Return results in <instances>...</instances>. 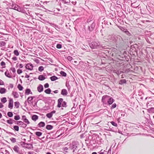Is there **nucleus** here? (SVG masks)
<instances>
[{
    "label": "nucleus",
    "instance_id": "f257e3e1",
    "mask_svg": "<svg viewBox=\"0 0 154 154\" xmlns=\"http://www.w3.org/2000/svg\"><path fill=\"white\" fill-rule=\"evenodd\" d=\"M79 142L74 141L70 143L69 147V149L72 151L73 154H75L78 152Z\"/></svg>",
    "mask_w": 154,
    "mask_h": 154
},
{
    "label": "nucleus",
    "instance_id": "dca6fc26",
    "mask_svg": "<svg viewBox=\"0 0 154 154\" xmlns=\"http://www.w3.org/2000/svg\"><path fill=\"white\" fill-rule=\"evenodd\" d=\"M6 91V90L5 88H0V93L1 94H5Z\"/></svg>",
    "mask_w": 154,
    "mask_h": 154
},
{
    "label": "nucleus",
    "instance_id": "09e8293b",
    "mask_svg": "<svg viewBox=\"0 0 154 154\" xmlns=\"http://www.w3.org/2000/svg\"><path fill=\"white\" fill-rule=\"evenodd\" d=\"M114 72H116L118 75H119L122 72V71H116L115 70L114 71Z\"/></svg>",
    "mask_w": 154,
    "mask_h": 154
},
{
    "label": "nucleus",
    "instance_id": "473e14b6",
    "mask_svg": "<svg viewBox=\"0 0 154 154\" xmlns=\"http://www.w3.org/2000/svg\"><path fill=\"white\" fill-rule=\"evenodd\" d=\"M51 90L50 88H48L45 91V92L47 94H49L51 93Z\"/></svg>",
    "mask_w": 154,
    "mask_h": 154
},
{
    "label": "nucleus",
    "instance_id": "423d86ee",
    "mask_svg": "<svg viewBox=\"0 0 154 154\" xmlns=\"http://www.w3.org/2000/svg\"><path fill=\"white\" fill-rule=\"evenodd\" d=\"M11 6V8L12 9L17 10L19 12H20L22 11L21 8L15 4H13Z\"/></svg>",
    "mask_w": 154,
    "mask_h": 154
},
{
    "label": "nucleus",
    "instance_id": "ddd939ff",
    "mask_svg": "<svg viewBox=\"0 0 154 154\" xmlns=\"http://www.w3.org/2000/svg\"><path fill=\"white\" fill-rule=\"evenodd\" d=\"M114 101V100L112 97L109 96V100L107 102V104L110 105L112 104L113 102Z\"/></svg>",
    "mask_w": 154,
    "mask_h": 154
},
{
    "label": "nucleus",
    "instance_id": "a18cd8bd",
    "mask_svg": "<svg viewBox=\"0 0 154 154\" xmlns=\"http://www.w3.org/2000/svg\"><path fill=\"white\" fill-rule=\"evenodd\" d=\"M0 64L1 66H3V68H5V63L4 61H2L1 62Z\"/></svg>",
    "mask_w": 154,
    "mask_h": 154
},
{
    "label": "nucleus",
    "instance_id": "6e6d98bb",
    "mask_svg": "<svg viewBox=\"0 0 154 154\" xmlns=\"http://www.w3.org/2000/svg\"><path fill=\"white\" fill-rule=\"evenodd\" d=\"M49 86V85L48 83L45 84L44 85V87L45 88H48Z\"/></svg>",
    "mask_w": 154,
    "mask_h": 154
},
{
    "label": "nucleus",
    "instance_id": "680f3d73",
    "mask_svg": "<svg viewBox=\"0 0 154 154\" xmlns=\"http://www.w3.org/2000/svg\"><path fill=\"white\" fill-rule=\"evenodd\" d=\"M4 84L3 82L0 79V85H3Z\"/></svg>",
    "mask_w": 154,
    "mask_h": 154
},
{
    "label": "nucleus",
    "instance_id": "cd10ccee",
    "mask_svg": "<svg viewBox=\"0 0 154 154\" xmlns=\"http://www.w3.org/2000/svg\"><path fill=\"white\" fill-rule=\"evenodd\" d=\"M39 127H43L45 126V124L44 122H41L38 124Z\"/></svg>",
    "mask_w": 154,
    "mask_h": 154
},
{
    "label": "nucleus",
    "instance_id": "c03bdc74",
    "mask_svg": "<svg viewBox=\"0 0 154 154\" xmlns=\"http://www.w3.org/2000/svg\"><path fill=\"white\" fill-rule=\"evenodd\" d=\"M107 152L105 150L101 149L100 152H99V154H106L105 152Z\"/></svg>",
    "mask_w": 154,
    "mask_h": 154
},
{
    "label": "nucleus",
    "instance_id": "b1692460",
    "mask_svg": "<svg viewBox=\"0 0 154 154\" xmlns=\"http://www.w3.org/2000/svg\"><path fill=\"white\" fill-rule=\"evenodd\" d=\"M12 94L14 95V97L17 98L19 97V95L18 93L17 92H14L12 93Z\"/></svg>",
    "mask_w": 154,
    "mask_h": 154
},
{
    "label": "nucleus",
    "instance_id": "7ed1b4c3",
    "mask_svg": "<svg viewBox=\"0 0 154 154\" xmlns=\"http://www.w3.org/2000/svg\"><path fill=\"white\" fill-rule=\"evenodd\" d=\"M63 99L62 98H60L58 100L57 105L58 107L60 108L61 107L62 104V106L63 107H66L67 106L66 103L65 101H63Z\"/></svg>",
    "mask_w": 154,
    "mask_h": 154
},
{
    "label": "nucleus",
    "instance_id": "4d7b16f0",
    "mask_svg": "<svg viewBox=\"0 0 154 154\" xmlns=\"http://www.w3.org/2000/svg\"><path fill=\"white\" fill-rule=\"evenodd\" d=\"M111 148H110L108 150L107 153V154H111Z\"/></svg>",
    "mask_w": 154,
    "mask_h": 154
},
{
    "label": "nucleus",
    "instance_id": "39448f33",
    "mask_svg": "<svg viewBox=\"0 0 154 154\" xmlns=\"http://www.w3.org/2000/svg\"><path fill=\"white\" fill-rule=\"evenodd\" d=\"M114 41L117 43H121L123 42L122 38L120 35H117L115 37Z\"/></svg>",
    "mask_w": 154,
    "mask_h": 154
},
{
    "label": "nucleus",
    "instance_id": "4c0bfd02",
    "mask_svg": "<svg viewBox=\"0 0 154 154\" xmlns=\"http://www.w3.org/2000/svg\"><path fill=\"white\" fill-rule=\"evenodd\" d=\"M7 115L9 117H11L13 116V114L12 112H9L7 113Z\"/></svg>",
    "mask_w": 154,
    "mask_h": 154
},
{
    "label": "nucleus",
    "instance_id": "0eeeda50",
    "mask_svg": "<svg viewBox=\"0 0 154 154\" xmlns=\"http://www.w3.org/2000/svg\"><path fill=\"white\" fill-rule=\"evenodd\" d=\"M13 149L16 152L19 154H21L20 152V148L17 146H15L13 148Z\"/></svg>",
    "mask_w": 154,
    "mask_h": 154
},
{
    "label": "nucleus",
    "instance_id": "9b49d317",
    "mask_svg": "<svg viewBox=\"0 0 154 154\" xmlns=\"http://www.w3.org/2000/svg\"><path fill=\"white\" fill-rule=\"evenodd\" d=\"M26 69L31 70L33 69V65L30 63H28L26 65Z\"/></svg>",
    "mask_w": 154,
    "mask_h": 154
},
{
    "label": "nucleus",
    "instance_id": "13d9d810",
    "mask_svg": "<svg viewBox=\"0 0 154 154\" xmlns=\"http://www.w3.org/2000/svg\"><path fill=\"white\" fill-rule=\"evenodd\" d=\"M11 69L13 73L15 72H16L15 69L14 68H11Z\"/></svg>",
    "mask_w": 154,
    "mask_h": 154
},
{
    "label": "nucleus",
    "instance_id": "de8ad7c7",
    "mask_svg": "<svg viewBox=\"0 0 154 154\" xmlns=\"http://www.w3.org/2000/svg\"><path fill=\"white\" fill-rule=\"evenodd\" d=\"M10 140H11L12 142L13 143H15L16 142V139L13 137H12L11 138H10Z\"/></svg>",
    "mask_w": 154,
    "mask_h": 154
},
{
    "label": "nucleus",
    "instance_id": "79ce46f5",
    "mask_svg": "<svg viewBox=\"0 0 154 154\" xmlns=\"http://www.w3.org/2000/svg\"><path fill=\"white\" fill-rule=\"evenodd\" d=\"M14 54L17 56H18L19 54V53L17 50H15L14 51Z\"/></svg>",
    "mask_w": 154,
    "mask_h": 154
},
{
    "label": "nucleus",
    "instance_id": "338daca9",
    "mask_svg": "<svg viewBox=\"0 0 154 154\" xmlns=\"http://www.w3.org/2000/svg\"><path fill=\"white\" fill-rule=\"evenodd\" d=\"M59 91L58 90H56L55 91H53V92L55 94H57L58 93Z\"/></svg>",
    "mask_w": 154,
    "mask_h": 154
},
{
    "label": "nucleus",
    "instance_id": "3c124183",
    "mask_svg": "<svg viewBox=\"0 0 154 154\" xmlns=\"http://www.w3.org/2000/svg\"><path fill=\"white\" fill-rule=\"evenodd\" d=\"M23 121L25 123H26L27 124H29L30 123L29 121L26 118L25 119V120Z\"/></svg>",
    "mask_w": 154,
    "mask_h": 154
},
{
    "label": "nucleus",
    "instance_id": "a878e982",
    "mask_svg": "<svg viewBox=\"0 0 154 154\" xmlns=\"http://www.w3.org/2000/svg\"><path fill=\"white\" fill-rule=\"evenodd\" d=\"M53 126L51 125H47L46 126V128L48 130H51L53 128Z\"/></svg>",
    "mask_w": 154,
    "mask_h": 154
},
{
    "label": "nucleus",
    "instance_id": "6ab92c4d",
    "mask_svg": "<svg viewBox=\"0 0 154 154\" xmlns=\"http://www.w3.org/2000/svg\"><path fill=\"white\" fill-rule=\"evenodd\" d=\"M38 79L41 81H43L45 80L46 78L43 75H40L38 77Z\"/></svg>",
    "mask_w": 154,
    "mask_h": 154
},
{
    "label": "nucleus",
    "instance_id": "ea45409f",
    "mask_svg": "<svg viewBox=\"0 0 154 154\" xmlns=\"http://www.w3.org/2000/svg\"><path fill=\"white\" fill-rule=\"evenodd\" d=\"M60 73L62 76L66 77V73L64 71H61Z\"/></svg>",
    "mask_w": 154,
    "mask_h": 154
},
{
    "label": "nucleus",
    "instance_id": "f3484780",
    "mask_svg": "<svg viewBox=\"0 0 154 154\" xmlns=\"http://www.w3.org/2000/svg\"><path fill=\"white\" fill-rule=\"evenodd\" d=\"M25 94L26 95H29V94H32V92L29 89L27 88L26 89Z\"/></svg>",
    "mask_w": 154,
    "mask_h": 154
},
{
    "label": "nucleus",
    "instance_id": "2f4dec72",
    "mask_svg": "<svg viewBox=\"0 0 154 154\" xmlns=\"http://www.w3.org/2000/svg\"><path fill=\"white\" fill-rule=\"evenodd\" d=\"M13 129L16 131H19V127L17 125H14L13 127Z\"/></svg>",
    "mask_w": 154,
    "mask_h": 154
},
{
    "label": "nucleus",
    "instance_id": "e433bc0d",
    "mask_svg": "<svg viewBox=\"0 0 154 154\" xmlns=\"http://www.w3.org/2000/svg\"><path fill=\"white\" fill-rule=\"evenodd\" d=\"M6 44V43L4 41H1L0 42V46L2 47L3 46Z\"/></svg>",
    "mask_w": 154,
    "mask_h": 154
},
{
    "label": "nucleus",
    "instance_id": "72a5a7b5",
    "mask_svg": "<svg viewBox=\"0 0 154 154\" xmlns=\"http://www.w3.org/2000/svg\"><path fill=\"white\" fill-rule=\"evenodd\" d=\"M1 102L3 103H6L7 100H6V98L5 97H2L1 99Z\"/></svg>",
    "mask_w": 154,
    "mask_h": 154
},
{
    "label": "nucleus",
    "instance_id": "0e129e2a",
    "mask_svg": "<svg viewBox=\"0 0 154 154\" xmlns=\"http://www.w3.org/2000/svg\"><path fill=\"white\" fill-rule=\"evenodd\" d=\"M4 106L2 103H0V108H2Z\"/></svg>",
    "mask_w": 154,
    "mask_h": 154
},
{
    "label": "nucleus",
    "instance_id": "a19ab883",
    "mask_svg": "<svg viewBox=\"0 0 154 154\" xmlns=\"http://www.w3.org/2000/svg\"><path fill=\"white\" fill-rule=\"evenodd\" d=\"M20 119L19 115H17L14 116V119L16 120H18Z\"/></svg>",
    "mask_w": 154,
    "mask_h": 154
},
{
    "label": "nucleus",
    "instance_id": "1a4fd4ad",
    "mask_svg": "<svg viewBox=\"0 0 154 154\" xmlns=\"http://www.w3.org/2000/svg\"><path fill=\"white\" fill-rule=\"evenodd\" d=\"M56 111L55 110H53L50 113H47L46 114V116L48 118H51L53 116V114L55 113Z\"/></svg>",
    "mask_w": 154,
    "mask_h": 154
},
{
    "label": "nucleus",
    "instance_id": "052dcab7",
    "mask_svg": "<svg viewBox=\"0 0 154 154\" xmlns=\"http://www.w3.org/2000/svg\"><path fill=\"white\" fill-rule=\"evenodd\" d=\"M26 119V117L25 116H22V119L24 121L25 119Z\"/></svg>",
    "mask_w": 154,
    "mask_h": 154
},
{
    "label": "nucleus",
    "instance_id": "f03ea898",
    "mask_svg": "<svg viewBox=\"0 0 154 154\" xmlns=\"http://www.w3.org/2000/svg\"><path fill=\"white\" fill-rule=\"evenodd\" d=\"M89 45L90 48L92 49H98L100 48L101 47L100 42L97 40L93 41L89 43Z\"/></svg>",
    "mask_w": 154,
    "mask_h": 154
},
{
    "label": "nucleus",
    "instance_id": "37998d69",
    "mask_svg": "<svg viewBox=\"0 0 154 154\" xmlns=\"http://www.w3.org/2000/svg\"><path fill=\"white\" fill-rule=\"evenodd\" d=\"M44 67L42 66H39L38 68V70L40 72H42V71L44 70Z\"/></svg>",
    "mask_w": 154,
    "mask_h": 154
},
{
    "label": "nucleus",
    "instance_id": "8fccbe9b",
    "mask_svg": "<svg viewBox=\"0 0 154 154\" xmlns=\"http://www.w3.org/2000/svg\"><path fill=\"white\" fill-rule=\"evenodd\" d=\"M62 45L60 44H57L56 46V48L58 49H60L62 48Z\"/></svg>",
    "mask_w": 154,
    "mask_h": 154
},
{
    "label": "nucleus",
    "instance_id": "bb28decb",
    "mask_svg": "<svg viewBox=\"0 0 154 154\" xmlns=\"http://www.w3.org/2000/svg\"><path fill=\"white\" fill-rule=\"evenodd\" d=\"M5 75L7 77L9 78H11L12 76L9 73L8 71L7 70L5 73Z\"/></svg>",
    "mask_w": 154,
    "mask_h": 154
},
{
    "label": "nucleus",
    "instance_id": "a211bd4d",
    "mask_svg": "<svg viewBox=\"0 0 154 154\" xmlns=\"http://www.w3.org/2000/svg\"><path fill=\"white\" fill-rule=\"evenodd\" d=\"M126 80L125 79H121L120 80L119 82V84L120 85H122L126 83Z\"/></svg>",
    "mask_w": 154,
    "mask_h": 154
},
{
    "label": "nucleus",
    "instance_id": "e2e57ef3",
    "mask_svg": "<svg viewBox=\"0 0 154 154\" xmlns=\"http://www.w3.org/2000/svg\"><path fill=\"white\" fill-rule=\"evenodd\" d=\"M119 29L121 30H122V31H123L124 29H125V28H124L123 27H122V26H119Z\"/></svg>",
    "mask_w": 154,
    "mask_h": 154
},
{
    "label": "nucleus",
    "instance_id": "2eb2a0df",
    "mask_svg": "<svg viewBox=\"0 0 154 154\" xmlns=\"http://www.w3.org/2000/svg\"><path fill=\"white\" fill-rule=\"evenodd\" d=\"M38 91L39 92H41L43 91V87L42 85H40L38 86L37 88Z\"/></svg>",
    "mask_w": 154,
    "mask_h": 154
},
{
    "label": "nucleus",
    "instance_id": "20e7f679",
    "mask_svg": "<svg viewBox=\"0 0 154 154\" xmlns=\"http://www.w3.org/2000/svg\"><path fill=\"white\" fill-rule=\"evenodd\" d=\"M109 98V96L107 95H104L102 97L101 101L103 104H107V102Z\"/></svg>",
    "mask_w": 154,
    "mask_h": 154
},
{
    "label": "nucleus",
    "instance_id": "c9c22d12",
    "mask_svg": "<svg viewBox=\"0 0 154 154\" xmlns=\"http://www.w3.org/2000/svg\"><path fill=\"white\" fill-rule=\"evenodd\" d=\"M20 103L19 102H16L14 103V106L17 108H18L19 107Z\"/></svg>",
    "mask_w": 154,
    "mask_h": 154
},
{
    "label": "nucleus",
    "instance_id": "603ef678",
    "mask_svg": "<svg viewBox=\"0 0 154 154\" xmlns=\"http://www.w3.org/2000/svg\"><path fill=\"white\" fill-rule=\"evenodd\" d=\"M116 103H113L111 109H113L116 107Z\"/></svg>",
    "mask_w": 154,
    "mask_h": 154
},
{
    "label": "nucleus",
    "instance_id": "c756f323",
    "mask_svg": "<svg viewBox=\"0 0 154 154\" xmlns=\"http://www.w3.org/2000/svg\"><path fill=\"white\" fill-rule=\"evenodd\" d=\"M148 111L150 113H154V108L151 107L148 109Z\"/></svg>",
    "mask_w": 154,
    "mask_h": 154
},
{
    "label": "nucleus",
    "instance_id": "f8f14e48",
    "mask_svg": "<svg viewBox=\"0 0 154 154\" xmlns=\"http://www.w3.org/2000/svg\"><path fill=\"white\" fill-rule=\"evenodd\" d=\"M95 26V23H93L90 26H88V29L90 31H92L94 29Z\"/></svg>",
    "mask_w": 154,
    "mask_h": 154
},
{
    "label": "nucleus",
    "instance_id": "69168bd1",
    "mask_svg": "<svg viewBox=\"0 0 154 154\" xmlns=\"http://www.w3.org/2000/svg\"><path fill=\"white\" fill-rule=\"evenodd\" d=\"M10 86L11 88H13L14 87V85L12 84H10Z\"/></svg>",
    "mask_w": 154,
    "mask_h": 154
},
{
    "label": "nucleus",
    "instance_id": "5701e85b",
    "mask_svg": "<svg viewBox=\"0 0 154 154\" xmlns=\"http://www.w3.org/2000/svg\"><path fill=\"white\" fill-rule=\"evenodd\" d=\"M50 79L52 81H54L58 79V78L55 76H53L50 77Z\"/></svg>",
    "mask_w": 154,
    "mask_h": 154
},
{
    "label": "nucleus",
    "instance_id": "4468645a",
    "mask_svg": "<svg viewBox=\"0 0 154 154\" xmlns=\"http://www.w3.org/2000/svg\"><path fill=\"white\" fill-rule=\"evenodd\" d=\"M68 94L67 90L66 89H63L61 91V94L63 96H66Z\"/></svg>",
    "mask_w": 154,
    "mask_h": 154
},
{
    "label": "nucleus",
    "instance_id": "7c9ffc66",
    "mask_svg": "<svg viewBox=\"0 0 154 154\" xmlns=\"http://www.w3.org/2000/svg\"><path fill=\"white\" fill-rule=\"evenodd\" d=\"M16 124L17 125H23L24 124L25 125V127H26L27 126V125L24 124L23 122L21 121H17L16 123Z\"/></svg>",
    "mask_w": 154,
    "mask_h": 154
},
{
    "label": "nucleus",
    "instance_id": "58836bf2",
    "mask_svg": "<svg viewBox=\"0 0 154 154\" xmlns=\"http://www.w3.org/2000/svg\"><path fill=\"white\" fill-rule=\"evenodd\" d=\"M17 88L20 91H22L23 90V87L20 84H19L17 86Z\"/></svg>",
    "mask_w": 154,
    "mask_h": 154
},
{
    "label": "nucleus",
    "instance_id": "412c9836",
    "mask_svg": "<svg viewBox=\"0 0 154 154\" xmlns=\"http://www.w3.org/2000/svg\"><path fill=\"white\" fill-rule=\"evenodd\" d=\"M69 149V148L67 147H63L62 149L63 152L65 154H66L68 152L67 150Z\"/></svg>",
    "mask_w": 154,
    "mask_h": 154
},
{
    "label": "nucleus",
    "instance_id": "393cba45",
    "mask_svg": "<svg viewBox=\"0 0 154 154\" xmlns=\"http://www.w3.org/2000/svg\"><path fill=\"white\" fill-rule=\"evenodd\" d=\"M13 122H15V121L11 119H10L9 120H7V123L10 124H12L13 123Z\"/></svg>",
    "mask_w": 154,
    "mask_h": 154
},
{
    "label": "nucleus",
    "instance_id": "aec40b11",
    "mask_svg": "<svg viewBox=\"0 0 154 154\" xmlns=\"http://www.w3.org/2000/svg\"><path fill=\"white\" fill-rule=\"evenodd\" d=\"M49 24L52 25H54L55 29L58 31H59L60 29V28L58 26L54 24L53 23H50Z\"/></svg>",
    "mask_w": 154,
    "mask_h": 154
},
{
    "label": "nucleus",
    "instance_id": "bf43d9fd",
    "mask_svg": "<svg viewBox=\"0 0 154 154\" xmlns=\"http://www.w3.org/2000/svg\"><path fill=\"white\" fill-rule=\"evenodd\" d=\"M12 59L14 61H16L17 60V58L16 57H14L12 58Z\"/></svg>",
    "mask_w": 154,
    "mask_h": 154
},
{
    "label": "nucleus",
    "instance_id": "5fc2aeb1",
    "mask_svg": "<svg viewBox=\"0 0 154 154\" xmlns=\"http://www.w3.org/2000/svg\"><path fill=\"white\" fill-rule=\"evenodd\" d=\"M17 73L18 74H20L22 72V70L20 69H18L17 70Z\"/></svg>",
    "mask_w": 154,
    "mask_h": 154
},
{
    "label": "nucleus",
    "instance_id": "9d476101",
    "mask_svg": "<svg viewBox=\"0 0 154 154\" xmlns=\"http://www.w3.org/2000/svg\"><path fill=\"white\" fill-rule=\"evenodd\" d=\"M13 101L12 99H10L9 101V104L8 105V107L9 108L11 109L13 108Z\"/></svg>",
    "mask_w": 154,
    "mask_h": 154
},
{
    "label": "nucleus",
    "instance_id": "864d4df0",
    "mask_svg": "<svg viewBox=\"0 0 154 154\" xmlns=\"http://www.w3.org/2000/svg\"><path fill=\"white\" fill-rule=\"evenodd\" d=\"M67 59L68 60L70 61L72 60V58L70 56H69L67 57Z\"/></svg>",
    "mask_w": 154,
    "mask_h": 154
},
{
    "label": "nucleus",
    "instance_id": "49530a36",
    "mask_svg": "<svg viewBox=\"0 0 154 154\" xmlns=\"http://www.w3.org/2000/svg\"><path fill=\"white\" fill-rule=\"evenodd\" d=\"M111 124L112 125L115 127H117V124L116 123H115L114 122L112 121L111 122Z\"/></svg>",
    "mask_w": 154,
    "mask_h": 154
},
{
    "label": "nucleus",
    "instance_id": "4be33fe9",
    "mask_svg": "<svg viewBox=\"0 0 154 154\" xmlns=\"http://www.w3.org/2000/svg\"><path fill=\"white\" fill-rule=\"evenodd\" d=\"M38 119V116L36 115H33L32 116V119L34 121H36Z\"/></svg>",
    "mask_w": 154,
    "mask_h": 154
},
{
    "label": "nucleus",
    "instance_id": "c85d7f7f",
    "mask_svg": "<svg viewBox=\"0 0 154 154\" xmlns=\"http://www.w3.org/2000/svg\"><path fill=\"white\" fill-rule=\"evenodd\" d=\"M34 97L29 96L28 98L27 102L29 103V102H30L32 100L33 98Z\"/></svg>",
    "mask_w": 154,
    "mask_h": 154
},
{
    "label": "nucleus",
    "instance_id": "774afa93",
    "mask_svg": "<svg viewBox=\"0 0 154 154\" xmlns=\"http://www.w3.org/2000/svg\"><path fill=\"white\" fill-rule=\"evenodd\" d=\"M72 3L74 5H75L76 3V2H72Z\"/></svg>",
    "mask_w": 154,
    "mask_h": 154
},
{
    "label": "nucleus",
    "instance_id": "f704fd0d",
    "mask_svg": "<svg viewBox=\"0 0 154 154\" xmlns=\"http://www.w3.org/2000/svg\"><path fill=\"white\" fill-rule=\"evenodd\" d=\"M35 134L37 136L40 137L42 135V133L39 131H37L35 132Z\"/></svg>",
    "mask_w": 154,
    "mask_h": 154
},
{
    "label": "nucleus",
    "instance_id": "6e6552de",
    "mask_svg": "<svg viewBox=\"0 0 154 154\" xmlns=\"http://www.w3.org/2000/svg\"><path fill=\"white\" fill-rule=\"evenodd\" d=\"M23 144L26 148L29 149H31L33 148V145L32 144L27 143L24 142L23 143Z\"/></svg>",
    "mask_w": 154,
    "mask_h": 154
}]
</instances>
